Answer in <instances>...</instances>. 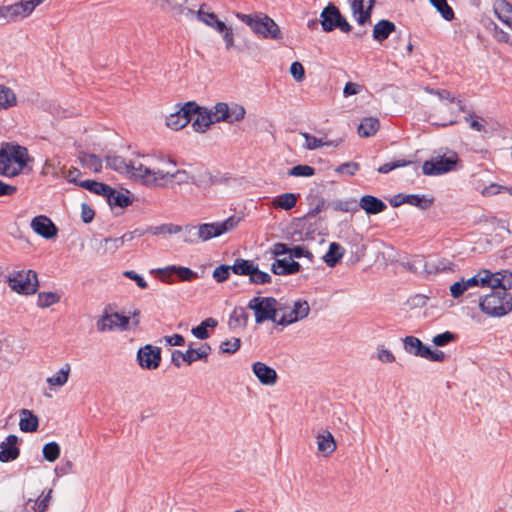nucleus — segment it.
<instances>
[{"label": "nucleus", "mask_w": 512, "mask_h": 512, "mask_svg": "<svg viewBox=\"0 0 512 512\" xmlns=\"http://www.w3.org/2000/svg\"><path fill=\"white\" fill-rule=\"evenodd\" d=\"M134 180L150 188H165L172 183L188 180L187 171L177 168L176 162L163 154H135Z\"/></svg>", "instance_id": "1"}, {"label": "nucleus", "mask_w": 512, "mask_h": 512, "mask_svg": "<svg viewBox=\"0 0 512 512\" xmlns=\"http://www.w3.org/2000/svg\"><path fill=\"white\" fill-rule=\"evenodd\" d=\"M30 160L26 147L5 143L0 149V175L15 177L24 170Z\"/></svg>", "instance_id": "2"}, {"label": "nucleus", "mask_w": 512, "mask_h": 512, "mask_svg": "<svg viewBox=\"0 0 512 512\" xmlns=\"http://www.w3.org/2000/svg\"><path fill=\"white\" fill-rule=\"evenodd\" d=\"M512 288L497 286L489 294L480 298L479 308L489 317H503L512 311Z\"/></svg>", "instance_id": "3"}, {"label": "nucleus", "mask_w": 512, "mask_h": 512, "mask_svg": "<svg viewBox=\"0 0 512 512\" xmlns=\"http://www.w3.org/2000/svg\"><path fill=\"white\" fill-rule=\"evenodd\" d=\"M236 17L248 25L252 32L264 39L280 40L281 30L278 24L268 15L259 13L255 15L237 13Z\"/></svg>", "instance_id": "4"}, {"label": "nucleus", "mask_w": 512, "mask_h": 512, "mask_svg": "<svg viewBox=\"0 0 512 512\" xmlns=\"http://www.w3.org/2000/svg\"><path fill=\"white\" fill-rule=\"evenodd\" d=\"M462 281L467 290L475 286L489 287L491 289H495L497 286L512 288V272L501 270L493 273L489 270H481L473 277L467 280L462 279Z\"/></svg>", "instance_id": "5"}, {"label": "nucleus", "mask_w": 512, "mask_h": 512, "mask_svg": "<svg viewBox=\"0 0 512 512\" xmlns=\"http://www.w3.org/2000/svg\"><path fill=\"white\" fill-rule=\"evenodd\" d=\"M10 289L22 295H33L39 288L37 273L34 270L13 271L7 277Z\"/></svg>", "instance_id": "6"}, {"label": "nucleus", "mask_w": 512, "mask_h": 512, "mask_svg": "<svg viewBox=\"0 0 512 512\" xmlns=\"http://www.w3.org/2000/svg\"><path fill=\"white\" fill-rule=\"evenodd\" d=\"M278 306L275 298L260 296L253 297L247 304V308L254 312L257 324L264 323L265 321H272L277 324V317L279 316Z\"/></svg>", "instance_id": "7"}, {"label": "nucleus", "mask_w": 512, "mask_h": 512, "mask_svg": "<svg viewBox=\"0 0 512 512\" xmlns=\"http://www.w3.org/2000/svg\"><path fill=\"white\" fill-rule=\"evenodd\" d=\"M241 217L232 215L221 222L204 223L198 225V237L200 242L208 241L234 230L241 222Z\"/></svg>", "instance_id": "8"}, {"label": "nucleus", "mask_w": 512, "mask_h": 512, "mask_svg": "<svg viewBox=\"0 0 512 512\" xmlns=\"http://www.w3.org/2000/svg\"><path fill=\"white\" fill-rule=\"evenodd\" d=\"M232 272L239 276H249L251 284L264 285L272 282L271 275L259 270L251 260L237 258L232 265Z\"/></svg>", "instance_id": "9"}, {"label": "nucleus", "mask_w": 512, "mask_h": 512, "mask_svg": "<svg viewBox=\"0 0 512 512\" xmlns=\"http://www.w3.org/2000/svg\"><path fill=\"white\" fill-rule=\"evenodd\" d=\"M278 308L277 324L283 327L305 319L310 312V306L306 300L295 301L292 306L279 305Z\"/></svg>", "instance_id": "10"}, {"label": "nucleus", "mask_w": 512, "mask_h": 512, "mask_svg": "<svg viewBox=\"0 0 512 512\" xmlns=\"http://www.w3.org/2000/svg\"><path fill=\"white\" fill-rule=\"evenodd\" d=\"M216 123L225 122L233 124L240 122L245 118L246 109L238 103L227 104L225 102L216 103L211 109Z\"/></svg>", "instance_id": "11"}, {"label": "nucleus", "mask_w": 512, "mask_h": 512, "mask_svg": "<svg viewBox=\"0 0 512 512\" xmlns=\"http://www.w3.org/2000/svg\"><path fill=\"white\" fill-rule=\"evenodd\" d=\"M320 22L325 32H331L339 28L342 32L351 31V25L346 18L340 13V10L334 4H328L320 14Z\"/></svg>", "instance_id": "12"}, {"label": "nucleus", "mask_w": 512, "mask_h": 512, "mask_svg": "<svg viewBox=\"0 0 512 512\" xmlns=\"http://www.w3.org/2000/svg\"><path fill=\"white\" fill-rule=\"evenodd\" d=\"M210 351L211 347L206 343L201 344L198 348H193L192 344H190L185 352L174 350L171 354V362L178 368L181 367L183 363L191 365L196 361L206 360Z\"/></svg>", "instance_id": "13"}, {"label": "nucleus", "mask_w": 512, "mask_h": 512, "mask_svg": "<svg viewBox=\"0 0 512 512\" xmlns=\"http://www.w3.org/2000/svg\"><path fill=\"white\" fill-rule=\"evenodd\" d=\"M457 161V154L452 152L448 156H437L425 161L422 170L425 175H441L453 170Z\"/></svg>", "instance_id": "14"}, {"label": "nucleus", "mask_w": 512, "mask_h": 512, "mask_svg": "<svg viewBox=\"0 0 512 512\" xmlns=\"http://www.w3.org/2000/svg\"><path fill=\"white\" fill-rule=\"evenodd\" d=\"M198 109L199 106L195 102H187L167 117L166 125L172 130H180L191 122L193 113L197 112Z\"/></svg>", "instance_id": "15"}, {"label": "nucleus", "mask_w": 512, "mask_h": 512, "mask_svg": "<svg viewBox=\"0 0 512 512\" xmlns=\"http://www.w3.org/2000/svg\"><path fill=\"white\" fill-rule=\"evenodd\" d=\"M151 3L160 8L164 12H171L172 16L176 19L186 18L190 19L196 12L187 7L188 0H150Z\"/></svg>", "instance_id": "16"}, {"label": "nucleus", "mask_w": 512, "mask_h": 512, "mask_svg": "<svg viewBox=\"0 0 512 512\" xmlns=\"http://www.w3.org/2000/svg\"><path fill=\"white\" fill-rule=\"evenodd\" d=\"M137 361L141 368L155 370L159 367L161 362V349L157 346L147 344L138 350Z\"/></svg>", "instance_id": "17"}, {"label": "nucleus", "mask_w": 512, "mask_h": 512, "mask_svg": "<svg viewBox=\"0 0 512 512\" xmlns=\"http://www.w3.org/2000/svg\"><path fill=\"white\" fill-rule=\"evenodd\" d=\"M129 325V317L119 313H111L103 315L97 321V330L100 332L111 331L114 329L126 330Z\"/></svg>", "instance_id": "18"}, {"label": "nucleus", "mask_w": 512, "mask_h": 512, "mask_svg": "<svg viewBox=\"0 0 512 512\" xmlns=\"http://www.w3.org/2000/svg\"><path fill=\"white\" fill-rule=\"evenodd\" d=\"M376 0H348L352 14L359 25L370 21Z\"/></svg>", "instance_id": "19"}, {"label": "nucleus", "mask_w": 512, "mask_h": 512, "mask_svg": "<svg viewBox=\"0 0 512 512\" xmlns=\"http://www.w3.org/2000/svg\"><path fill=\"white\" fill-rule=\"evenodd\" d=\"M252 372L263 386H274L278 382L276 370L264 362H254L252 364Z\"/></svg>", "instance_id": "20"}, {"label": "nucleus", "mask_w": 512, "mask_h": 512, "mask_svg": "<svg viewBox=\"0 0 512 512\" xmlns=\"http://www.w3.org/2000/svg\"><path fill=\"white\" fill-rule=\"evenodd\" d=\"M105 161L107 167L134 179V170L132 165L134 166L133 163L135 162V154L130 159H125L124 157L116 154H108L105 157Z\"/></svg>", "instance_id": "21"}, {"label": "nucleus", "mask_w": 512, "mask_h": 512, "mask_svg": "<svg viewBox=\"0 0 512 512\" xmlns=\"http://www.w3.org/2000/svg\"><path fill=\"white\" fill-rule=\"evenodd\" d=\"M31 228L35 233L45 239L54 238L57 235V227L47 216L39 215L31 220Z\"/></svg>", "instance_id": "22"}, {"label": "nucleus", "mask_w": 512, "mask_h": 512, "mask_svg": "<svg viewBox=\"0 0 512 512\" xmlns=\"http://www.w3.org/2000/svg\"><path fill=\"white\" fill-rule=\"evenodd\" d=\"M315 439L317 444V451L322 456L329 457L335 452L337 448L336 440L332 433L327 429L319 430L315 436Z\"/></svg>", "instance_id": "23"}, {"label": "nucleus", "mask_w": 512, "mask_h": 512, "mask_svg": "<svg viewBox=\"0 0 512 512\" xmlns=\"http://www.w3.org/2000/svg\"><path fill=\"white\" fill-rule=\"evenodd\" d=\"M425 90L430 94H434V95L438 96V98L442 102H446V104H449V103L456 104L458 109L457 110L449 109L450 116L452 117V119H450L449 122L446 123L445 125L454 124L456 122L454 118L457 116L458 112L464 111L463 102L460 99H457L449 90H446V89L435 90V89H430V88L426 87Z\"/></svg>", "instance_id": "24"}, {"label": "nucleus", "mask_w": 512, "mask_h": 512, "mask_svg": "<svg viewBox=\"0 0 512 512\" xmlns=\"http://www.w3.org/2000/svg\"><path fill=\"white\" fill-rule=\"evenodd\" d=\"M43 0H26L10 4L12 23L28 17Z\"/></svg>", "instance_id": "25"}, {"label": "nucleus", "mask_w": 512, "mask_h": 512, "mask_svg": "<svg viewBox=\"0 0 512 512\" xmlns=\"http://www.w3.org/2000/svg\"><path fill=\"white\" fill-rule=\"evenodd\" d=\"M18 437L9 435L5 441L0 444V462L6 463L16 460L19 457L20 450L17 447Z\"/></svg>", "instance_id": "26"}, {"label": "nucleus", "mask_w": 512, "mask_h": 512, "mask_svg": "<svg viewBox=\"0 0 512 512\" xmlns=\"http://www.w3.org/2000/svg\"><path fill=\"white\" fill-rule=\"evenodd\" d=\"M213 118L214 115L212 110L199 107L197 112L193 113L191 120L194 131L201 133L205 132L211 124L216 123Z\"/></svg>", "instance_id": "27"}, {"label": "nucleus", "mask_w": 512, "mask_h": 512, "mask_svg": "<svg viewBox=\"0 0 512 512\" xmlns=\"http://www.w3.org/2000/svg\"><path fill=\"white\" fill-rule=\"evenodd\" d=\"M206 7V4L200 5L199 9L196 11V18L215 31H222L226 24L221 21L214 12L206 10Z\"/></svg>", "instance_id": "28"}, {"label": "nucleus", "mask_w": 512, "mask_h": 512, "mask_svg": "<svg viewBox=\"0 0 512 512\" xmlns=\"http://www.w3.org/2000/svg\"><path fill=\"white\" fill-rule=\"evenodd\" d=\"M403 348L406 353L424 358L428 354V347L425 346L422 341L415 336H406L403 338Z\"/></svg>", "instance_id": "29"}, {"label": "nucleus", "mask_w": 512, "mask_h": 512, "mask_svg": "<svg viewBox=\"0 0 512 512\" xmlns=\"http://www.w3.org/2000/svg\"><path fill=\"white\" fill-rule=\"evenodd\" d=\"M493 11L497 18L512 29V5L506 0H495Z\"/></svg>", "instance_id": "30"}, {"label": "nucleus", "mask_w": 512, "mask_h": 512, "mask_svg": "<svg viewBox=\"0 0 512 512\" xmlns=\"http://www.w3.org/2000/svg\"><path fill=\"white\" fill-rule=\"evenodd\" d=\"M359 206L367 214H378L386 209V204L375 196L365 195L361 197Z\"/></svg>", "instance_id": "31"}, {"label": "nucleus", "mask_w": 512, "mask_h": 512, "mask_svg": "<svg viewBox=\"0 0 512 512\" xmlns=\"http://www.w3.org/2000/svg\"><path fill=\"white\" fill-rule=\"evenodd\" d=\"M71 373V365L65 363L55 374L46 378L50 388H61L67 384Z\"/></svg>", "instance_id": "32"}, {"label": "nucleus", "mask_w": 512, "mask_h": 512, "mask_svg": "<svg viewBox=\"0 0 512 512\" xmlns=\"http://www.w3.org/2000/svg\"><path fill=\"white\" fill-rule=\"evenodd\" d=\"M39 426L38 417L28 409L20 411L19 428L23 432H35Z\"/></svg>", "instance_id": "33"}, {"label": "nucleus", "mask_w": 512, "mask_h": 512, "mask_svg": "<svg viewBox=\"0 0 512 512\" xmlns=\"http://www.w3.org/2000/svg\"><path fill=\"white\" fill-rule=\"evenodd\" d=\"M298 197L299 195L295 193H283L273 198L271 205L275 209L288 211L296 206Z\"/></svg>", "instance_id": "34"}, {"label": "nucleus", "mask_w": 512, "mask_h": 512, "mask_svg": "<svg viewBox=\"0 0 512 512\" xmlns=\"http://www.w3.org/2000/svg\"><path fill=\"white\" fill-rule=\"evenodd\" d=\"M18 104L17 95L14 90L8 86L0 84V110H9Z\"/></svg>", "instance_id": "35"}, {"label": "nucleus", "mask_w": 512, "mask_h": 512, "mask_svg": "<svg viewBox=\"0 0 512 512\" xmlns=\"http://www.w3.org/2000/svg\"><path fill=\"white\" fill-rule=\"evenodd\" d=\"M300 134L305 139L304 148H306L307 150H315V149L321 148L323 146L336 147L341 143V140L331 141V140H326V139H322V138H317V137L310 135L309 133H306V132H302Z\"/></svg>", "instance_id": "36"}, {"label": "nucleus", "mask_w": 512, "mask_h": 512, "mask_svg": "<svg viewBox=\"0 0 512 512\" xmlns=\"http://www.w3.org/2000/svg\"><path fill=\"white\" fill-rule=\"evenodd\" d=\"M395 29L396 26L393 22L389 20H380L373 28V38L378 42H382L386 40L389 35L395 31Z\"/></svg>", "instance_id": "37"}, {"label": "nucleus", "mask_w": 512, "mask_h": 512, "mask_svg": "<svg viewBox=\"0 0 512 512\" xmlns=\"http://www.w3.org/2000/svg\"><path fill=\"white\" fill-rule=\"evenodd\" d=\"M249 320V314L244 307H235L229 318V326L233 329H245Z\"/></svg>", "instance_id": "38"}, {"label": "nucleus", "mask_w": 512, "mask_h": 512, "mask_svg": "<svg viewBox=\"0 0 512 512\" xmlns=\"http://www.w3.org/2000/svg\"><path fill=\"white\" fill-rule=\"evenodd\" d=\"M104 197L107 199L108 204L112 208H125L131 204V200L127 195L112 189L110 186L109 191H107Z\"/></svg>", "instance_id": "39"}, {"label": "nucleus", "mask_w": 512, "mask_h": 512, "mask_svg": "<svg viewBox=\"0 0 512 512\" xmlns=\"http://www.w3.org/2000/svg\"><path fill=\"white\" fill-rule=\"evenodd\" d=\"M343 255H344L343 247L336 242H332L329 245V249H328L327 253L323 256V261L329 267H334L341 260Z\"/></svg>", "instance_id": "40"}, {"label": "nucleus", "mask_w": 512, "mask_h": 512, "mask_svg": "<svg viewBox=\"0 0 512 512\" xmlns=\"http://www.w3.org/2000/svg\"><path fill=\"white\" fill-rule=\"evenodd\" d=\"M379 127L380 123L377 118L366 117L361 121L358 127V134L360 137H370L378 131Z\"/></svg>", "instance_id": "41"}, {"label": "nucleus", "mask_w": 512, "mask_h": 512, "mask_svg": "<svg viewBox=\"0 0 512 512\" xmlns=\"http://www.w3.org/2000/svg\"><path fill=\"white\" fill-rule=\"evenodd\" d=\"M218 322L214 318H207L200 323V325L193 327L191 333L200 340H205L209 338L210 333L208 332V328H215Z\"/></svg>", "instance_id": "42"}, {"label": "nucleus", "mask_w": 512, "mask_h": 512, "mask_svg": "<svg viewBox=\"0 0 512 512\" xmlns=\"http://www.w3.org/2000/svg\"><path fill=\"white\" fill-rule=\"evenodd\" d=\"M79 160L84 168H87L95 173L100 172L102 169V160L94 154L83 152L79 155Z\"/></svg>", "instance_id": "43"}, {"label": "nucleus", "mask_w": 512, "mask_h": 512, "mask_svg": "<svg viewBox=\"0 0 512 512\" xmlns=\"http://www.w3.org/2000/svg\"><path fill=\"white\" fill-rule=\"evenodd\" d=\"M434 203V198L427 195L408 194L407 204L415 206L421 210L429 209Z\"/></svg>", "instance_id": "44"}, {"label": "nucleus", "mask_w": 512, "mask_h": 512, "mask_svg": "<svg viewBox=\"0 0 512 512\" xmlns=\"http://www.w3.org/2000/svg\"><path fill=\"white\" fill-rule=\"evenodd\" d=\"M161 273H175L182 281H191L192 279L197 277V273L192 271L190 268L182 267V266H168L162 270Z\"/></svg>", "instance_id": "45"}, {"label": "nucleus", "mask_w": 512, "mask_h": 512, "mask_svg": "<svg viewBox=\"0 0 512 512\" xmlns=\"http://www.w3.org/2000/svg\"><path fill=\"white\" fill-rule=\"evenodd\" d=\"M182 230V226L168 223V224H162L159 226L149 227L145 233H151L153 235H160V234H178Z\"/></svg>", "instance_id": "46"}, {"label": "nucleus", "mask_w": 512, "mask_h": 512, "mask_svg": "<svg viewBox=\"0 0 512 512\" xmlns=\"http://www.w3.org/2000/svg\"><path fill=\"white\" fill-rule=\"evenodd\" d=\"M78 185L90 192H93L95 194L102 195V196H105L107 191H109L108 185L94 181V180L80 181L78 183Z\"/></svg>", "instance_id": "47"}, {"label": "nucleus", "mask_w": 512, "mask_h": 512, "mask_svg": "<svg viewBox=\"0 0 512 512\" xmlns=\"http://www.w3.org/2000/svg\"><path fill=\"white\" fill-rule=\"evenodd\" d=\"M187 177L188 180L185 181L183 184L193 183L199 187H206L211 183V176L206 170L200 171L197 174H189L187 172Z\"/></svg>", "instance_id": "48"}, {"label": "nucleus", "mask_w": 512, "mask_h": 512, "mask_svg": "<svg viewBox=\"0 0 512 512\" xmlns=\"http://www.w3.org/2000/svg\"><path fill=\"white\" fill-rule=\"evenodd\" d=\"M60 301V296L54 292H40L37 297V305L40 308H48Z\"/></svg>", "instance_id": "49"}, {"label": "nucleus", "mask_w": 512, "mask_h": 512, "mask_svg": "<svg viewBox=\"0 0 512 512\" xmlns=\"http://www.w3.org/2000/svg\"><path fill=\"white\" fill-rule=\"evenodd\" d=\"M182 241L188 244H196L200 242L198 237V228L193 225H186L181 230Z\"/></svg>", "instance_id": "50"}, {"label": "nucleus", "mask_w": 512, "mask_h": 512, "mask_svg": "<svg viewBox=\"0 0 512 512\" xmlns=\"http://www.w3.org/2000/svg\"><path fill=\"white\" fill-rule=\"evenodd\" d=\"M42 453L45 460L54 462L60 456V446L57 442H49L43 446Z\"/></svg>", "instance_id": "51"}, {"label": "nucleus", "mask_w": 512, "mask_h": 512, "mask_svg": "<svg viewBox=\"0 0 512 512\" xmlns=\"http://www.w3.org/2000/svg\"><path fill=\"white\" fill-rule=\"evenodd\" d=\"M314 174L315 169L306 164L296 165L288 171V175L293 177H311Z\"/></svg>", "instance_id": "52"}, {"label": "nucleus", "mask_w": 512, "mask_h": 512, "mask_svg": "<svg viewBox=\"0 0 512 512\" xmlns=\"http://www.w3.org/2000/svg\"><path fill=\"white\" fill-rule=\"evenodd\" d=\"M430 2L440 12L444 19H453L454 12L452 8L447 4L446 0H430Z\"/></svg>", "instance_id": "53"}, {"label": "nucleus", "mask_w": 512, "mask_h": 512, "mask_svg": "<svg viewBox=\"0 0 512 512\" xmlns=\"http://www.w3.org/2000/svg\"><path fill=\"white\" fill-rule=\"evenodd\" d=\"M230 271H232V266L219 265L213 271V278L216 282L222 283L229 278Z\"/></svg>", "instance_id": "54"}, {"label": "nucleus", "mask_w": 512, "mask_h": 512, "mask_svg": "<svg viewBox=\"0 0 512 512\" xmlns=\"http://www.w3.org/2000/svg\"><path fill=\"white\" fill-rule=\"evenodd\" d=\"M271 271L276 275H289V261L277 259L271 265Z\"/></svg>", "instance_id": "55"}, {"label": "nucleus", "mask_w": 512, "mask_h": 512, "mask_svg": "<svg viewBox=\"0 0 512 512\" xmlns=\"http://www.w3.org/2000/svg\"><path fill=\"white\" fill-rule=\"evenodd\" d=\"M412 164V161H409V160H395L393 162H389V163H385L383 165H381L377 171L379 173H388L396 168H400V167H405V166H408Z\"/></svg>", "instance_id": "56"}, {"label": "nucleus", "mask_w": 512, "mask_h": 512, "mask_svg": "<svg viewBox=\"0 0 512 512\" xmlns=\"http://www.w3.org/2000/svg\"><path fill=\"white\" fill-rule=\"evenodd\" d=\"M240 339L239 338H232L231 340L223 341L220 345V350L223 353L227 354H233L240 348Z\"/></svg>", "instance_id": "57"}, {"label": "nucleus", "mask_w": 512, "mask_h": 512, "mask_svg": "<svg viewBox=\"0 0 512 512\" xmlns=\"http://www.w3.org/2000/svg\"><path fill=\"white\" fill-rule=\"evenodd\" d=\"M456 338L455 334L450 331H445L444 333L438 334L432 338V342L434 345L442 347L447 345L448 343L454 341Z\"/></svg>", "instance_id": "58"}, {"label": "nucleus", "mask_w": 512, "mask_h": 512, "mask_svg": "<svg viewBox=\"0 0 512 512\" xmlns=\"http://www.w3.org/2000/svg\"><path fill=\"white\" fill-rule=\"evenodd\" d=\"M218 33L222 35L223 41L225 43V48L227 50H230L234 47L235 41L232 27L225 25V28L222 31H219Z\"/></svg>", "instance_id": "59"}, {"label": "nucleus", "mask_w": 512, "mask_h": 512, "mask_svg": "<svg viewBox=\"0 0 512 512\" xmlns=\"http://www.w3.org/2000/svg\"><path fill=\"white\" fill-rule=\"evenodd\" d=\"M377 359L381 363H385V364L393 363L396 360L394 354L389 349L385 348L384 346H379L377 348Z\"/></svg>", "instance_id": "60"}, {"label": "nucleus", "mask_w": 512, "mask_h": 512, "mask_svg": "<svg viewBox=\"0 0 512 512\" xmlns=\"http://www.w3.org/2000/svg\"><path fill=\"white\" fill-rule=\"evenodd\" d=\"M289 254L295 258L305 257L308 258L310 262H313V254L304 246H294L290 248Z\"/></svg>", "instance_id": "61"}, {"label": "nucleus", "mask_w": 512, "mask_h": 512, "mask_svg": "<svg viewBox=\"0 0 512 512\" xmlns=\"http://www.w3.org/2000/svg\"><path fill=\"white\" fill-rule=\"evenodd\" d=\"M103 242H104V244H103L104 253H108V252L114 253L120 247H122L121 241L118 240V238H105Z\"/></svg>", "instance_id": "62"}, {"label": "nucleus", "mask_w": 512, "mask_h": 512, "mask_svg": "<svg viewBox=\"0 0 512 512\" xmlns=\"http://www.w3.org/2000/svg\"><path fill=\"white\" fill-rule=\"evenodd\" d=\"M290 73L293 76V78L298 82H301L305 76V70L303 65L297 61L291 64Z\"/></svg>", "instance_id": "63"}, {"label": "nucleus", "mask_w": 512, "mask_h": 512, "mask_svg": "<svg viewBox=\"0 0 512 512\" xmlns=\"http://www.w3.org/2000/svg\"><path fill=\"white\" fill-rule=\"evenodd\" d=\"M359 170V164L356 162H347L341 164L336 168L337 173H346L348 175H354Z\"/></svg>", "instance_id": "64"}]
</instances>
